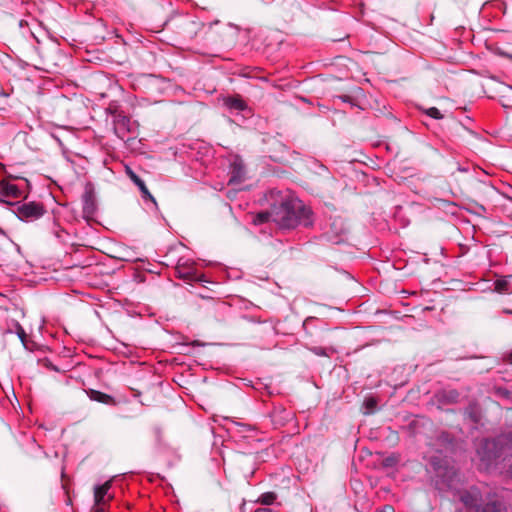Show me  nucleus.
<instances>
[{
	"label": "nucleus",
	"mask_w": 512,
	"mask_h": 512,
	"mask_svg": "<svg viewBox=\"0 0 512 512\" xmlns=\"http://www.w3.org/2000/svg\"><path fill=\"white\" fill-rule=\"evenodd\" d=\"M16 334L19 337V339L21 340V342L25 345L26 332L19 323H16Z\"/></svg>",
	"instance_id": "b1692460"
},
{
	"label": "nucleus",
	"mask_w": 512,
	"mask_h": 512,
	"mask_svg": "<svg viewBox=\"0 0 512 512\" xmlns=\"http://www.w3.org/2000/svg\"><path fill=\"white\" fill-rule=\"evenodd\" d=\"M504 312H505L506 314H511V315H512V310H511V309H506V310H504Z\"/></svg>",
	"instance_id": "c756f323"
},
{
	"label": "nucleus",
	"mask_w": 512,
	"mask_h": 512,
	"mask_svg": "<svg viewBox=\"0 0 512 512\" xmlns=\"http://www.w3.org/2000/svg\"><path fill=\"white\" fill-rule=\"evenodd\" d=\"M125 169L129 178L139 189L146 185L145 182L129 166L125 165Z\"/></svg>",
	"instance_id": "f3484780"
},
{
	"label": "nucleus",
	"mask_w": 512,
	"mask_h": 512,
	"mask_svg": "<svg viewBox=\"0 0 512 512\" xmlns=\"http://www.w3.org/2000/svg\"><path fill=\"white\" fill-rule=\"evenodd\" d=\"M441 404H455L459 401L460 393L456 389H443L436 394Z\"/></svg>",
	"instance_id": "9b49d317"
},
{
	"label": "nucleus",
	"mask_w": 512,
	"mask_h": 512,
	"mask_svg": "<svg viewBox=\"0 0 512 512\" xmlns=\"http://www.w3.org/2000/svg\"><path fill=\"white\" fill-rule=\"evenodd\" d=\"M223 104L230 112L238 111L251 113V109L249 108L248 104L239 94L228 95L224 97Z\"/></svg>",
	"instance_id": "0eeeda50"
},
{
	"label": "nucleus",
	"mask_w": 512,
	"mask_h": 512,
	"mask_svg": "<svg viewBox=\"0 0 512 512\" xmlns=\"http://www.w3.org/2000/svg\"><path fill=\"white\" fill-rule=\"evenodd\" d=\"M25 186H26L27 188H28V186H29V183H28V181H27V180H25Z\"/></svg>",
	"instance_id": "72a5a7b5"
},
{
	"label": "nucleus",
	"mask_w": 512,
	"mask_h": 512,
	"mask_svg": "<svg viewBox=\"0 0 512 512\" xmlns=\"http://www.w3.org/2000/svg\"><path fill=\"white\" fill-rule=\"evenodd\" d=\"M87 395H88L89 399L92 401H96V402L103 403L106 405L115 404V400L111 395H108V394L103 393L98 390L89 389L87 391Z\"/></svg>",
	"instance_id": "f8f14e48"
},
{
	"label": "nucleus",
	"mask_w": 512,
	"mask_h": 512,
	"mask_svg": "<svg viewBox=\"0 0 512 512\" xmlns=\"http://www.w3.org/2000/svg\"><path fill=\"white\" fill-rule=\"evenodd\" d=\"M273 417L276 423L284 425L285 422L292 418V413L282 408L280 410L274 411Z\"/></svg>",
	"instance_id": "2eb2a0df"
},
{
	"label": "nucleus",
	"mask_w": 512,
	"mask_h": 512,
	"mask_svg": "<svg viewBox=\"0 0 512 512\" xmlns=\"http://www.w3.org/2000/svg\"><path fill=\"white\" fill-rule=\"evenodd\" d=\"M248 179L244 162H232L230 167L229 184L240 185Z\"/></svg>",
	"instance_id": "1a4fd4ad"
},
{
	"label": "nucleus",
	"mask_w": 512,
	"mask_h": 512,
	"mask_svg": "<svg viewBox=\"0 0 512 512\" xmlns=\"http://www.w3.org/2000/svg\"><path fill=\"white\" fill-rule=\"evenodd\" d=\"M104 506L105 505H100V506H95L94 505L93 512H105Z\"/></svg>",
	"instance_id": "cd10ccee"
},
{
	"label": "nucleus",
	"mask_w": 512,
	"mask_h": 512,
	"mask_svg": "<svg viewBox=\"0 0 512 512\" xmlns=\"http://www.w3.org/2000/svg\"><path fill=\"white\" fill-rule=\"evenodd\" d=\"M111 488V480L106 481L104 484L95 485L94 487V504L95 506L105 505L108 501L113 499V495L109 494Z\"/></svg>",
	"instance_id": "9d476101"
},
{
	"label": "nucleus",
	"mask_w": 512,
	"mask_h": 512,
	"mask_svg": "<svg viewBox=\"0 0 512 512\" xmlns=\"http://www.w3.org/2000/svg\"><path fill=\"white\" fill-rule=\"evenodd\" d=\"M255 512H278V511H275L271 508H258L255 510Z\"/></svg>",
	"instance_id": "c85d7f7f"
},
{
	"label": "nucleus",
	"mask_w": 512,
	"mask_h": 512,
	"mask_svg": "<svg viewBox=\"0 0 512 512\" xmlns=\"http://www.w3.org/2000/svg\"><path fill=\"white\" fill-rule=\"evenodd\" d=\"M19 27H20L21 29H25V28H27V32L29 33V35H30L31 37H33L37 42H39V40H38V38H37V36H36V34H35V31H34L32 28H30V25H29V23H28V21H27V20H25V19H21V20L19 21Z\"/></svg>",
	"instance_id": "412c9836"
},
{
	"label": "nucleus",
	"mask_w": 512,
	"mask_h": 512,
	"mask_svg": "<svg viewBox=\"0 0 512 512\" xmlns=\"http://www.w3.org/2000/svg\"><path fill=\"white\" fill-rule=\"evenodd\" d=\"M335 99L342 101L343 103H348L351 106H357L354 98L350 95H337Z\"/></svg>",
	"instance_id": "4be33fe9"
},
{
	"label": "nucleus",
	"mask_w": 512,
	"mask_h": 512,
	"mask_svg": "<svg viewBox=\"0 0 512 512\" xmlns=\"http://www.w3.org/2000/svg\"><path fill=\"white\" fill-rule=\"evenodd\" d=\"M82 209L83 213L87 216L93 215L96 211V198L91 184L86 185L82 195Z\"/></svg>",
	"instance_id": "6e6552de"
},
{
	"label": "nucleus",
	"mask_w": 512,
	"mask_h": 512,
	"mask_svg": "<svg viewBox=\"0 0 512 512\" xmlns=\"http://www.w3.org/2000/svg\"><path fill=\"white\" fill-rule=\"evenodd\" d=\"M512 278V275H508L505 277H502L500 279H497L494 283V291L503 294L509 292V280Z\"/></svg>",
	"instance_id": "4468645a"
},
{
	"label": "nucleus",
	"mask_w": 512,
	"mask_h": 512,
	"mask_svg": "<svg viewBox=\"0 0 512 512\" xmlns=\"http://www.w3.org/2000/svg\"><path fill=\"white\" fill-rule=\"evenodd\" d=\"M377 402L373 398H369L365 400V406L368 409L369 412H373L374 408L376 407Z\"/></svg>",
	"instance_id": "393cba45"
},
{
	"label": "nucleus",
	"mask_w": 512,
	"mask_h": 512,
	"mask_svg": "<svg viewBox=\"0 0 512 512\" xmlns=\"http://www.w3.org/2000/svg\"><path fill=\"white\" fill-rule=\"evenodd\" d=\"M308 350L320 357H329L330 354L336 352L334 348H324L318 346L308 347Z\"/></svg>",
	"instance_id": "dca6fc26"
},
{
	"label": "nucleus",
	"mask_w": 512,
	"mask_h": 512,
	"mask_svg": "<svg viewBox=\"0 0 512 512\" xmlns=\"http://www.w3.org/2000/svg\"><path fill=\"white\" fill-rule=\"evenodd\" d=\"M271 219L283 230H291L302 225L313 224V212L298 197L287 192L281 196L279 203H273L270 211Z\"/></svg>",
	"instance_id": "f257e3e1"
},
{
	"label": "nucleus",
	"mask_w": 512,
	"mask_h": 512,
	"mask_svg": "<svg viewBox=\"0 0 512 512\" xmlns=\"http://www.w3.org/2000/svg\"><path fill=\"white\" fill-rule=\"evenodd\" d=\"M376 512H395L393 506L391 505H385L381 509H377Z\"/></svg>",
	"instance_id": "bb28decb"
},
{
	"label": "nucleus",
	"mask_w": 512,
	"mask_h": 512,
	"mask_svg": "<svg viewBox=\"0 0 512 512\" xmlns=\"http://www.w3.org/2000/svg\"><path fill=\"white\" fill-rule=\"evenodd\" d=\"M276 500V494L273 492H266L263 493L259 499L258 502H260L263 505H271Z\"/></svg>",
	"instance_id": "a211bd4d"
},
{
	"label": "nucleus",
	"mask_w": 512,
	"mask_h": 512,
	"mask_svg": "<svg viewBox=\"0 0 512 512\" xmlns=\"http://www.w3.org/2000/svg\"><path fill=\"white\" fill-rule=\"evenodd\" d=\"M140 192H141V196L144 200H150L152 201L154 204H156V200L155 198L152 196V194L149 192L148 188L146 187V185L144 187H142L141 189H139Z\"/></svg>",
	"instance_id": "5701e85b"
},
{
	"label": "nucleus",
	"mask_w": 512,
	"mask_h": 512,
	"mask_svg": "<svg viewBox=\"0 0 512 512\" xmlns=\"http://www.w3.org/2000/svg\"><path fill=\"white\" fill-rule=\"evenodd\" d=\"M496 394L503 398V399H506L507 401H509L510 403H512V391L506 389V388H502V387H499L496 389Z\"/></svg>",
	"instance_id": "6ab92c4d"
},
{
	"label": "nucleus",
	"mask_w": 512,
	"mask_h": 512,
	"mask_svg": "<svg viewBox=\"0 0 512 512\" xmlns=\"http://www.w3.org/2000/svg\"><path fill=\"white\" fill-rule=\"evenodd\" d=\"M460 500L468 512H474L481 504V493L477 488H471L460 495Z\"/></svg>",
	"instance_id": "423d86ee"
},
{
	"label": "nucleus",
	"mask_w": 512,
	"mask_h": 512,
	"mask_svg": "<svg viewBox=\"0 0 512 512\" xmlns=\"http://www.w3.org/2000/svg\"><path fill=\"white\" fill-rule=\"evenodd\" d=\"M425 114L433 119H436V120H440L443 118V114L436 107H430V108L426 109Z\"/></svg>",
	"instance_id": "aec40b11"
},
{
	"label": "nucleus",
	"mask_w": 512,
	"mask_h": 512,
	"mask_svg": "<svg viewBox=\"0 0 512 512\" xmlns=\"http://www.w3.org/2000/svg\"><path fill=\"white\" fill-rule=\"evenodd\" d=\"M508 359H509V361L512 363V351L509 353V355H508Z\"/></svg>",
	"instance_id": "7c9ffc66"
},
{
	"label": "nucleus",
	"mask_w": 512,
	"mask_h": 512,
	"mask_svg": "<svg viewBox=\"0 0 512 512\" xmlns=\"http://www.w3.org/2000/svg\"><path fill=\"white\" fill-rule=\"evenodd\" d=\"M504 446L512 450V433L497 439H484L477 449V453L481 461L491 465L502 455L506 454Z\"/></svg>",
	"instance_id": "f03ea898"
},
{
	"label": "nucleus",
	"mask_w": 512,
	"mask_h": 512,
	"mask_svg": "<svg viewBox=\"0 0 512 512\" xmlns=\"http://www.w3.org/2000/svg\"><path fill=\"white\" fill-rule=\"evenodd\" d=\"M110 120L113 131L120 140L124 141L129 147L140 144L136 136L138 125L135 121L119 111L111 112Z\"/></svg>",
	"instance_id": "7ed1b4c3"
},
{
	"label": "nucleus",
	"mask_w": 512,
	"mask_h": 512,
	"mask_svg": "<svg viewBox=\"0 0 512 512\" xmlns=\"http://www.w3.org/2000/svg\"><path fill=\"white\" fill-rule=\"evenodd\" d=\"M465 418L469 419L472 423L478 424L481 420V410L476 402H471L464 410Z\"/></svg>",
	"instance_id": "ddd939ff"
},
{
	"label": "nucleus",
	"mask_w": 512,
	"mask_h": 512,
	"mask_svg": "<svg viewBox=\"0 0 512 512\" xmlns=\"http://www.w3.org/2000/svg\"><path fill=\"white\" fill-rule=\"evenodd\" d=\"M29 191L10 180L0 181V203L13 206L11 198H27Z\"/></svg>",
	"instance_id": "39448f33"
},
{
	"label": "nucleus",
	"mask_w": 512,
	"mask_h": 512,
	"mask_svg": "<svg viewBox=\"0 0 512 512\" xmlns=\"http://www.w3.org/2000/svg\"><path fill=\"white\" fill-rule=\"evenodd\" d=\"M52 137L55 138L57 141H60L59 138L55 134H52Z\"/></svg>",
	"instance_id": "473e14b6"
},
{
	"label": "nucleus",
	"mask_w": 512,
	"mask_h": 512,
	"mask_svg": "<svg viewBox=\"0 0 512 512\" xmlns=\"http://www.w3.org/2000/svg\"><path fill=\"white\" fill-rule=\"evenodd\" d=\"M311 319H312V318H307V319H305V321H304V326H305V325L308 323V321H309V320H311Z\"/></svg>",
	"instance_id": "2f4dec72"
},
{
	"label": "nucleus",
	"mask_w": 512,
	"mask_h": 512,
	"mask_svg": "<svg viewBox=\"0 0 512 512\" xmlns=\"http://www.w3.org/2000/svg\"><path fill=\"white\" fill-rule=\"evenodd\" d=\"M271 218L270 212L269 213H260L257 216V220L259 223H264L268 221V219Z\"/></svg>",
	"instance_id": "a878e982"
},
{
	"label": "nucleus",
	"mask_w": 512,
	"mask_h": 512,
	"mask_svg": "<svg viewBox=\"0 0 512 512\" xmlns=\"http://www.w3.org/2000/svg\"><path fill=\"white\" fill-rule=\"evenodd\" d=\"M13 213L23 222H34L40 219L46 209L41 202L36 201H15Z\"/></svg>",
	"instance_id": "20e7f679"
}]
</instances>
